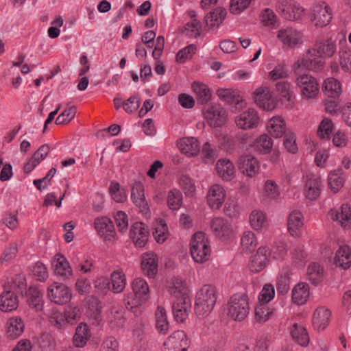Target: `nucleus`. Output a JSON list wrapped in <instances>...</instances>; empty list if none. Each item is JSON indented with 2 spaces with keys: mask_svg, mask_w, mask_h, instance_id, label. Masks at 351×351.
<instances>
[{
  "mask_svg": "<svg viewBox=\"0 0 351 351\" xmlns=\"http://www.w3.org/2000/svg\"><path fill=\"white\" fill-rule=\"evenodd\" d=\"M19 300L12 291H3L0 295V309L3 312H10L18 308Z\"/></svg>",
  "mask_w": 351,
  "mask_h": 351,
  "instance_id": "cd10ccee",
  "label": "nucleus"
},
{
  "mask_svg": "<svg viewBox=\"0 0 351 351\" xmlns=\"http://www.w3.org/2000/svg\"><path fill=\"white\" fill-rule=\"evenodd\" d=\"M237 165L239 169L248 177L254 176L259 170L258 160L252 155L241 156Z\"/></svg>",
  "mask_w": 351,
  "mask_h": 351,
  "instance_id": "2eb2a0df",
  "label": "nucleus"
},
{
  "mask_svg": "<svg viewBox=\"0 0 351 351\" xmlns=\"http://www.w3.org/2000/svg\"><path fill=\"white\" fill-rule=\"evenodd\" d=\"M308 280L313 285L319 284L323 278V269L317 263H311L306 270Z\"/></svg>",
  "mask_w": 351,
  "mask_h": 351,
  "instance_id": "49530a36",
  "label": "nucleus"
},
{
  "mask_svg": "<svg viewBox=\"0 0 351 351\" xmlns=\"http://www.w3.org/2000/svg\"><path fill=\"white\" fill-rule=\"evenodd\" d=\"M111 290L115 293L123 291L126 285L125 276L122 271H114L110 274Z\"/></svg>",
  "mask_w": 351,
  "mask_h": 351,
  "instance_id": "ea45409f",
  "label": "nucleus"
},
{
  "mask_svg": "<svg viewBox=\"0 0 351 351\" xmlns=\"http://www.w3.org/2000/svg\"><path fill=\"white\" fill-rule=\"evenodd\" d=\"M254 101L265 110H271L274 108L271 93L267 87H261L254 92Z\"/></svg>",
  "mask_w": 351,
  "mask_h": 351,
  "instance_id": "4be33fe9",
  "label": "nucleus"
},
{
  "mask_svg": "<svg viewBox=\"0 0 351 351\" xmlns=\"http://www.w3.org/2000/svg\"><path fill=\"white\" fill-rule=\"evenodd\" d=\"M49 323L56 328L60 330L66 326L64 313L56 308H53L48 313Z\"/></svg>",
  "mask_w": 351,
  "mask_h": 351,
  "instance_id": "8fccbe9b",
  "label": "nucleus"
},
{
  "mask_svg": "<svg viewBox=\"0 0 351 351\" xmlns=\"http://www.w3.org/2000/svg\"><path fill=\"white\" fill-rule=\"evenodd\" d=\"M108 321L113 328H120L124 326L125 318L117 308L113 307L108 316Z\"/></svg>",
  "mask_w": 351,
  "mask_h": 351,
  "instance_id": "13d9d810",
  "label": "nucleus"
},
{
  "mask_svg": "<svg viewBox=\"0 0 351 351\" xmlns=\"http://www.w3.org/2000/svg\"><path fill=\"white\" fill-rule=\"evenodd\" d=\"M80 311L77 306H68L64 312L66 326L75 324L80 319Z\"/></svg>",
  "mask_w": 351,
  "mask_h": 351,
  "instance_id": "6e6d98bb",
  "label": "nucleus"
},
{
  "mask_svg": "<svg viewBox=\"0 0 351 351\" xmlns=\"http://www.w3.org/2000/svg\"><path fill=\"white\" fill-rule=\"evenodd\" d=\"M310 295L309 287L305 282H299L292 289V301L302 305L306 303Z\"/></svg>",
  "mask_w": 351,
  "mask_h": 351,
  "instance_id": "2f4dec72",
  "label": "nucleus"
},
{
  "mask_svg": "<svg viewBox=\"0 0 351 351\" xmlns=\"http://www.w3.org/2000/svg\"><path fill=\"white\" fill-rule=\"evenodd\" d=\"M43 147L44 145L40 146L29 160L24 165L23 170L25 173H29L43 160Z\"/></svg>",
  "mask_w": 351,
  "mask_h": 351,
  "instance_id": "603ef678",
  "label": "nucleus"
},
{
  "mask_svg": "<svg viewBox=\"0 0 351 351\" xmlns=\"http://www.w3.org/2000/svg\"><path fill=\"white\" fill-rule=\"evenodd\" d=\"M207 202L212 209H219L225 201L226 192L223 186L214 184L207 193Z\"/></svg>",
  "mask_w": 351,
  "mask_h": 351,
  "instance_id": "dca6fc26",
  "label": "nucleus"
},
{
  "mask_svg": "<svg viewBox=\"0 0 351 351\" xmlns=\"http://www.w3.org/2000/svg\"><path fill=\"white\" fill-rule=\"evenodd\" d=\"M76 108L74 106L65 109L62 112L56 119V125L67 124L75 117Z\"/></svg>",
  "mask_w": 351,
  "mask_h": 351,
  "instance_id": "69168bd1",
  "label": "nucleus"
},
{
  "mask_svg": "<svg viewBox=\"0 0 351 351\" xmlns=\"http://www.w3.org/2000/svg\"><path fill=\"white\" fill-rule=\"evenodd\" d=\"M178 147L180 150L189 156H195L199 152V144L194 137L183 138L178 141Z\"/></svg>",
  "mask_w": 351,
  "mask_h": 351,
  "instance_id": "c756f323",
  "label": "nucleus"
},
{
  "mask_svg": "<svg viewBox=\"0 0 351 351\" xmlns=\"http://www.w3.org/2000/svg\"><path fill=\"white\" fill-rule=\"evenodd\" d=\"M210 228L216 237L223 240L229 238L232 232L231 226L222 217H216L210 223Z\"/></svg>",
  "mask_w": 351,
  "mask_h": 351,
  "instance_id": "a211bd4d",
  "label": "nucleus"
},
{
  "mask_svg": "<svg viewBox=\"0 0 351 351\" xmlns=\"http://www.w3.org/2000/svg\"><path fill=\"white\" fill-rule=\"evenodd\" d=\"M241 245L243 250L246 252L253 251L257 245L255 234L252 231L243 232L241 239Z\"/></svg>",
  "mask_w": 351,
  "mask_h": 351,
  "instance_id": "09e8293b",
  "label": "nucleus"
},
{
  "mask_svg": "<svg viewBox=\"0 0 351 351\" xmlns=\"http://www.w3.org/2000/svg\"><path fill=\"white\" fill-rule=\"evenodd\" d=\"M277 38L283 46L293 48L302 43V34L293 27L281 29L278 32Z\"/></svg>",
  "mask_w": 351,
  "mask_h": 351,
  "instance_id": "9b49d317",
  "label": "nucleus"
},
{
  "mask_svg": "<svg viewBox=\"0 0 351 351\" xmlns=\"http://www.w3.org/2000/svg\"><path fill=\"white\" fill-rule=\"evenodd\" d=\"M323 58H331L336 53V45L332 38H328L326 40L318 42L315 44V47Z\"/></svg>",
  "mask_w": 351,
  "mask_h": 351,
  "instance_id": "37998d69",
  "label": "nucleus"
},
{
  "mask_svg": "<svg viewBox=\"0 0 351 351\" xmlns=\"http://www.w3.org/2000/svg\"><path fill=\"white\" fill-rule=\"evenodd\" d=\"M268 132L274 138L282 137L285 134L286 125L280 117H273L267 123Z\"/></svg>",
  "mask_w": 351,
  "mask_h": 351,
  "instance_id": "72a5a7b5",
  "label": "nucleus"
},
{
  "mask_svg": "<svg viewBox=\"0 0 351 351\" xmlns=\"http://www.w3.org/2000/svg\"><path fill=\"white\" fill-rule=\"evenodd\" d=\"M331 312L324 306L317 308L313 314V325L318 330H324L328 324Z\"/></svg>",
  "mask_w": 351,
  "mask_h": 351,
  "instance_id": "bb28decb",
  "label": "nucleus"
},
{
  "mask_svg": "<svg viewBox=\"0 0 351 351\" xmlns=\"http://www.w3.org/2000/svg\"><path fill=\"white\" fill-rule=\"evenodd\" d=\"M256 149L261 154H267L272 147L271 138L267 134H263L255 142Z\"/></svg>",
  "mask_w": 351,
  "mask_h": 351,
  "instance_id": "680f3d73",
  "label": "nucleus"
},
{
  "mask_svg": "<svg viewBox=\"0 0 351 351\" xmlns=\"http://www.w3.org/2000/svg\"><path fill=\"white\" fill-rule=\"evenodd\" d=\"M192 88L195 93L198 104H204L210 100L211 92L206 84L194 82L192 84Z\"/></svg>",
  "mask_w": 351,
  "mask_h": 351,
  "instance_id": "a19ab883",
  "label": "nucleus"
},
{
  "mask_svg": "<svg viewBox=\"0 0 351 351\" xmlns=\"http://www.w3.org/2000/svg\"><path fill=\"white\" fill-rule=\"evenodd\" d=\"M182 203V195L177 189H173L169 191L167 195V204L171 210H176L179 209Z\"/></svg>",
  "mask_w": 351,
  "mask_h": 351,
  "instance_id": "4d7b16f0",
  "label": "nucleus"
},
{
  "mask_svg": "<svg viewBox=\"0 0 351 351\" xmlns=\"http://www.w3.org/2000/svg\"><path fill=\"white\" fill-rule=\"evenodd\" d=\"M259 117L257 112L249 108L235 117V123L238 128L243 130L251 129L258 125Z\"/></svg>",
  "mask_w": 351,
  "mask_h": 351,
  "instance_id": "f8f14e48",
  "label": "nucleus"
},
{
  "mask_svg": "<svg viewBox=\"0 0 351 351\" xmlns=\"http://www.w3.org/2000/svg\"><path fill=\"white\" fill-rule=\"evenodd\" d=\"M330 215L332 220L344 228L351 224V208L347 204H343L337 210H330Z\"/></svg>",
  "mask_w": 351,
  "mask_h": 351,
  "instance_id": "5701e85b",
  "label": "nucleus"
},
{
  "mask_svg": "<svg viewBox=\"0 0 351 351\" xmlns=\"http://www.w3.org/2000/svg\"><path fill=\"white\" fill-rule=\"evenodd\" d=\"M324 64V58L319 54L317 50L311 48L307 51L302 59L294 63L293 70L296 73L301 72L304 69L317 71L323 69Z\"/></svg>",
  "mask_w": 351,
  "mask_h": 351,
  "instance_id": "7ed1b4c3",
  "label": "nucleus"
},
{
  "mask_svg": "<svg viewBox=\"0 0 351 351\" xmlns=\"http://www.w3.org/2000/svg\"><path fill=\"white\" fill-rule=\"evenodd\" d=\"M328 185L335 192H337L343 186L344 179L342 177V172L340 169L330 173L328 178Z\"/></svg>",
  "mask_w": 351,
  "mask_h": 351,
  "instance_id": "3c124183",
  "label": "nucleus"
},
{
  "mask_svg": "<svg viewBox=\"0 0 351 351\" xmlns=\"http://www.w3.org/2000/svg\"><path fill=\"white\" fill-rule=\"evenodd\" d=\"M267 261V250L261 247L256 253L251 256L250 267L252 271L258 272L265 268Z\"/></svg>",
  "mask_w": 351,
  "mask_h": 351,
  "instance_id": "a878e982",
  "label": "nucleus"
},
{
  "mask_svg": "<svg viewBox=\"0 0 351 351\" xmlns=\"http://www.w3.org/2000/svg\"><path fill=\"white\" fill-rule=\"evenodd\" d=\"M303 215L298 210L292 211L288 217L287 227L292 237H299L303 225Z\"/></svg>",
  "mask_w": 351,
  "mask_h": 351,
  "instance_id": "c85d7f7f",
  "label": "nucleus"
},
{
  "mask_svg": "<svg viewBox=\"0 0 351 351\" xmlns=\"http://www.w3.org/2000/svg\"><path fill=\"white\" fill-rule=\"evenodd\" d=\"M322 186V180L319 176L308 175L304 189L306 197L312 200L317 199L320 195Z\"/></svg>",
  "mask_w": 351,
  "mask_h": 351,
  "instance_id": "6ab92c4d",
  "label": "nucleus"
},
{
  "mask_svg": "<svg viewBox=\"0 0 351 351\" xmlns=\"http://www.w3.org/2000/svg\"><path fill=\"white\" fill-rule=\"evenodd\" d=\"M73 264L81 272L88 274L91 272L94 268V261L90 256H85L82 260L77 258L73 261Z\"/></svg>",
  "mask_w": 351,
  "mask_h": 351,
  "instance_id": "052dcab7",
  "label": "nucleus"
},
{
  "mask_svg": "<svg viewBox=\"0 0 351 351\" xmlns=\"http://www.w3.org/2000/svg\"><path fill=\"white\" fill-rule=\"evenodd\" d=\"M131 197L141 212L147 213L149 206L144 195V186L141 182H136L134 184L131 190Z\"/></svg>",
  "mask_w": 351,
  "mask_h": 351,
  "instance_id": "aec40b11",
  "label": "nucleus"
},
{
  "mask_svg": "<svg viewBox=\"0 0 351 351\" xmlns=\"http://www.w3.org/2000/svg\"><path fill=\"white\" fill-rule=\"evenodd\" d=\"M311 21L317 27H324L331 21L332 18V10L326 2L322 1L313 7Z\"/></svg>",
  "mask_w": 351,
  "mask_h": 351,
  "instance_id": "0eeeda50",
  "label": "nucleus"
},
{
  "mask_svg": "<svg viewBox=\"0 0 351 351\" xmlns=\"http://www.w3.org/2000/svg\"><path fill=\"white\" fill-rule=\"evenodd\" d=\"M293 339L300 346H307L309 343V336L305 327L301 324H294L291 329Z\"/></svg>",
  "mask_w": 351,
  "mask_h": 351,
  "instance_id": "e433bc0d",
  "label": "nucleus"
},
{
  "mask_svg": "<svg viewBox=\"0 0 351 351\" xmlns=\"http://www.w3.org/2000/svg\"><path fill=\"white\" fill-rule=\"evenodd\" d=\"M51 265L56 275L60 276L64 279H69L73 276V270L69 262L62 254H56Z\"/></svg>",
  "mask_w": 351,
  "mask_h": 351,
  "instance_id": "4468645a",
  "label": "nucleus"
},
{
  "mask_svg": "<svg viewBox=\"0 0 351 351\" xmlns=\"http://www.w3.org/2000/svg\"><path fill=\"white\" fill-rule=\"evenodd\" d=\"M210 252L205 234L202 232L194 234L191 241V254L193 260L197 263H202L208 259Z\"/></svg>",
  "mask_w": 351,
  "mask_h": 351,
  "instance_id": "20e7f679",
  "label": "nucleus"
},
{
  "mask_svg": "<svg viewBox=\"0 0 351 351\" xmlns=\"http://www.w3.org/2000/svg\"><path fill=\"white\" fill-rule=\"evenodd\" d=\"M95 228L105 241L114 239L115 231L112 221L108 217L97 218L95 220Z\"/></svg>",
  "mask_w": 351,
  "mask_h": 351,
  "instance_id": "f3484780",
  "label": "nucleus"
},
{
  "mask_svg": "<svg viewBox=\"0 0 351 351\" xmlns=\"http://www.w3.org/2000/svg\"><path fill=\"white\" fill-rule=\"evenodd\" d=\"M202 23L197 19H193L184 25L182 33L190 38H196L200 35Z\"/></svg>",
  "mask_w": 351,
  "mask_h": 351,
  "instance_id": "864d4df0",
  "label": "nucleus"
},
{
  "mask_svg": "<svg viewBox=\"0 0 351 351\" xmlns=\"http://www.w3.org/2000/svg\"><path fill=\"white\" fill-rule=\"evenodd\" d=\"M304 13V9L298 3H291L285 19L289 21L301 19Z\"/></svg>",
  "mask_w": 351,
  "mask_h": 351,
  "instance_id": "0e129e2a",
  "label": "nucleus"
},
{
  "mask_svg": "<svg viewBox=\"0 0 351 351\" xmlns=\"http://www.w3.org/2000/svg\"><path fill=\"white\" fill-rule=\"evenodd\" d=\"M155 318L156 329L160 333L166 334L169 328L166 310L162 306H158L155 313Z\"/></svg>",
  "mask_w": 351,
  "mask_h": 351,
  "instance_id": "a18cd8bd",
  "label": "nucleus"
},
{
  "mask_svg": "<svg viewBox=\"0 0 351 351\" xmlns=\"http://www.w3.org/2000/svg\"><path fill=\"white\" fill-rule=\"evenodd\" d=\"M339 64L346 72H351V48H342L339 51Z\"/></svg>",
  "mask_w": 351,
  "mask_h": 351,
  "instance_id": "bf43d9fd",
  "label": "nucleus"
},
{
  "mask_svg": "<svg viewBox=\"0 0 351 351\" xmlns=\"http://www.w3.org/2000/svg\"><path fill=\"white\" fill-rule=\"evenodd\" d=\"M47 295L51 302L59 305L67 303L71 298L70 289L59 282H53L47 288Z\"/></svg>",
  "mask_w": 351,
  "mask_h": 351,
  "instance_id": "1a4fd4ad",
  "label": "nucleus"
},
{
  "mask_svg": "<svg viewBox=\"0 0 351 351\" xmlns=\"http://www.w3.org/2000/svg\"><path fill=\"white\" fill-rule=\"evenodd\" d=\"M217 175L225 181L231 180L234 176V166L232 161L226 158H221L216 163Z\"/></svg>",
  "mask_w": 351,
  "mask_h": 351,
  "instance_id": "412c9836",
  "label": "nucleus"
},
{
  "mask_svg": "<svg viewBox=\"0 0 351 351\" xmlns=\"http://www.w3.org/2000/svg\"><path fill=\"white\" fill-rule=\"evenodd\" d=\"M334 263L335 265L343 269L351 266V250L347 245H343L336 252Z\"/></svg>",
  "mask_w": 351,
  "mask_h": 351,
  "instance_id": "7c9ffc66",
  "label": "nucleus"
},
{
  "mask_svg": "<svg viewBox=\"0 0 351 351\" xmlns=\"http://www.w3.org/2000/svg\"><path fill=\"white\" fill-rule=\"evenodd\" d=\"M173 313L178 322H183L191 312V303L187 294L178 296L173 302Z\"/></svg>",
  "mask_w": 351,
  "mask_h": 351,
  "instance_id": "9d476101",
  "label": "nucleus"
},
{
  "mask_svg": "<svg viewBox=\"0 0 351 351\" xmlns=\"http://www.w3.org/2000/svg\"><path fill=\"white\" fill-rule=\"evenodd\" d=\"M132 289L136 298L145 300L149 297V289L147 282L142 278H135Z\"/></svg>",
  "mask_w": 351,
  "mask_h": 351,
  "instance_id": "79ce46f5",
  "label": "nucleus"
},
{
  "mask_svg": "<svg viewBox=\"0 0 351 351\" xmlns=\"http://www.w3.org/2000/svg\"><path fill=\"white\" fill-rule=\"evenodd\" d=\"M279 195V189L276 182L272 180H266L264 186L263 201L268 203L272 200L277 199Z\"/></svg>",
  "mask_w": 351,
  "mask_h": 351,
  "instance_id": "c03bdc74",
  "label": "nucleus"
},
{
  "mask_svg": "<svg viewBox=\"0 0 351 351\" xmlns=\"http://www.w3.org/2000/svg\"><path fill=\"white\" fill-rule=\"evenodd\" d=\"M287 252L286 244L282 241L276 242L271 247V254L274 259H282Z\"/></svg>",
  "mask_w": 351,
  "mask_h": 351,
  "instance_id": "338daca9",
  "label": "nucleus"
},
{
  "mask_svg": "<svg viewBox=\"0 0 351 351\" xmlns=\"http://www.w3.org/2000/svg\"><path fill=\"white\" fill-rule=\"evenodd\" d=\"M24 328L25 324L21 317H11L6 323V335L9 339H15L21 335Z\"/></svg>",
  "mask_w": 351,
  "mask_h": 351,
  "instance_id": "b1692460",
  "label": "nucleus"
},
{
  "mask_svg": "<svg viewBox=\"0 0 351 351\" xmlns=\"http://www.w3.org/2000/svg\"><path fill=\"white\" fill-rule=\"evenodd\" d=\"M141 267L149 276H155L158 270L156 255L152 252L144 254L142 257Z\"/></svg>",
  "mask_w": 351,
  "mask_h": 351,
  "instance_id": "f704fd0d",
  "label": "nucleus"
},
{
  "mask_svg": "<svg viewBox=\"0 0 351 351\" xmlns=\"http://www.w3.org/2000/svg\"><path fill=\"white\" fill-rule=\"evenodd\" d=\"M332 130V121L328 118H324L317 129V134L322 139H329Z\"/></svg>",
  "mask_w": 351,
  "mask_h": 351,
  "instance_id": "e2e57ef3",
  "label": "nucleus"
},
{
  "mask_svg": "<svg viewBox=\"0 0 351 351\" xmlns=\"http://www.w3.org/2000/svg\"><path fill=\"white\" fill-rule=\"evenodd\" d=\"M226 15L225 9L218 7L211 11L205 16V22L207 26L210 27H219L223 22Z\"/></svg>",
  "mask_w": 351,
  "mask_h": 351,
  "instance_id": "4c0bfd02",
  "label": "nucleus"
},
{
  "mask_svg": "<svg viewBox=\"0 0 351 351\" xmlns=\"http://www.w3.org/2000/svg\"><path fill=\"white\" fill-rule=\"evenodd\" d=\"M250 223L255 230H261L266 226L265 214L261 210H253L250 215Z\"/></svg>",
  "mask_w": 351,
  "mask_h": 351,
  "instance_id": "5fc2aeb1",
  "label": "nucleus"
},
{
  "mask_svg": "<svg viewBox=\"0 0 351 351\" xmlns=\"http://www.w3.org/2000/svg\"><path fill=\"white\" fill-rule=\"evenodd\" d=\"M217 94L223 101L228 104H234L237 108H243V98L237 90L231 88L218 89Z\"/></svg>",
  "mask_w": 351,
  "mask_h": 351,
  "instance_id": "393cba45",
  "label": "nucleus"
},
{
  "mask_svg": "<svg viewBox=\"0 0 351 351\" xmlns=\"http://www.w3.org/2000/svg\"><path fill=\"white\" fill-rule=\"evenodd\" d=\"M297 74L295 82L302 97L306 99L315 98L319 92V86L316 78L308 74Z\"/></svg>",
  "mask_w": 351,
  "mask_h": 351,
  "instance_id": "39448f33",
  "label": "nucleus"
},
{
  "mask_svg": "<svg viewBox=\"0 0 351 351\" xmlns=\"http://www.w3.org/2000/svg\"><path fill=\"white\" fill-rule=\"evenodd\" d=\"M189 343L183 330L174 331L164 342L162 351H186Z\"/></svg>",
  "mask_w": 351,
  "mask_h": 351,
  "instance_id": "6e6552de",
  "label": "nucleus"
},
{
  "mask_svg": "<svg viewBox=\"0 0 351 351\" xmlns=\"http://www.w3.org/2000/svg\"><path fill=\"white\" fill-rule=\"evenodd\" d=\"M217 150L215 145L209 142L205 143L202 149V158L204 163L211 164L217 158Z\"/></svg>",
  "mask_w": 351,
  "mask_h": 351,
  "instance_id": "de8ad7c7",
  "label": "nucleus"
},
{
  "mask_svg": "<svg viewBox=\"0 0 351 351\" xmlns=\"http://www.w3.org/2000/svg\"><path fill=\"white\" fill-rule=\"evenodd\" d=\"M90 337V330L87 324L80 323L76 328L73 336V345L77 348L84 346Z\"/></svg>",
  "mask_w": 351,
  "mask_h": 351,
  "instance_id": "c9c22d12",
  "label": "nucleus"
},
{
  "mask_svg": "<svg viewBox=\"0 0 351 351\" xmlns=\"http://www.w3.org/2000/svg\"><path fill=\"white\" fill-rule=\"evenodd\" d=\"M217 301L215 287L205 285L197 291L195 301V311L198 317H205L213 310Z\"/></svg>",
  "mask_w": 351,
  "mask_h": 351,
  "instance_id": "f257e3e1",
  "label": "nucleus"
},
{
  "mask_svg": "<svg viewBox=\"0 0 351 351\" xmlns=\"http://www.w3.org/2000/svg\"><path fill=\"white\" fill-rule=\"evenodd\" d=\"M203 115L211 128L221 127L227 121V112L219 104H209L204 107Z\"/></svg>",
  "mask_w": 351,
  "mask_h": 351,
  "instance_id": "423d86ee",
  "label": "nucleus"
},
{
  "mask_svg": "<svg viewBox=\"0 0 351 351\" xmlns=\"http://www.w3.org/2000/svg\"><path fill=\"white\" fill-rule=\"evenodd\" d=\"M272 314V311L265 304H261L255 310L256 319L263 323L266 322Z\"/></svg>",
  "mask_w": 351,
  "mask_h": 351,
  "instance_id": "774afa93",
  "label": "nucleus"
},
{
  "mask_svg": "<svg viewBox=\"0 0 351 351\" xmlns=\"http://www.w3.org/2000/svg\"><path fill=\"white\" fill-rule=\"evenodd\" d=\"M130 234L135 246L143 247L147 242L149 230L143 223L136 222L131 226Z\"/></svg>",
  "mask_w": 351,
  "mask_h": 351,
  "instance_id": "ddd939ff",
  "label": "nucleus"
},
{
  "mask_svg": "<svg viewBox=\"0 0 351 351\" xmlns=\"http://www.w3.org/2000/svg\"><path fill=\"white\" fill-rule=\"evenodd\" d=\"M228 315L234 321H242L250 313L247 296L244 293L234 294L227 304Z\"/></svg>",
  "mask_w": 351,
  "mask_h": 351,
  "instance_id": "f03ea898",
  "label": "nucleus"
},
{
  "mask_svg": "<svg viewBox=\"0 0 351 351\" xmlns=\"http://www.w3.org/2000/svg\"><path fill=\"white\" fill-rule=\"evenodd\" d=\"M27 302L29 305L36 311H42L43 309V292L36 287H30L27 293Z\"/></svg>",
  "mask_w": 351,
  "mask_h": 351,
  "instance_id": "473e14b6",
  "label": "nucleus"
},
{
  "mask_svg": "<svg viewBox=\"0 0 351 351\" xmlns=\"http://www.w3.org/2000/svg\"><path fill=\"white\" fill-rule=\"evenodd\" d=\"M322 88L328 98H339L341 92L339 82L332 77L324 80Z\"/></svg>",
  "mask_w": 351,
  "mask_h": 351,
  "instance_id": "58836bf2",
  "label": "nucleus"
}]
</instances>
